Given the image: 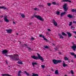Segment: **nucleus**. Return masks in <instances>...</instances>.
<instances>
[{"label": "nucleus", "mask_w": 76, "mask_h": 76, "mask_svg": "<svg viewBox=\"0 0 76 76\" xmlns=\"http://www.w3.org/2000/svg\"><path fill=\"white\" fill-rule=\"evenodd\" d=\"M2 54H5V56L7 57H9L11 60H12V61H18L19 60V59H18V57L19 56L18 54H13L12 55H9L6 54H7L8 53V51L6 50H4L2 51Z\"/></svg>", "instance_id": "f257e3e1"}, {"label": "nucleus", "mask_w": 76, "mask_h": 76, "mask_svg": "<svg viewBox=\"0 0 76 76\" xmlns=\"http://www.w3.org/2000/svg\"><path fill=\"white\" fill-rule=\"evenodd\" d=\"M37 54L38 57L36 56H31V58L35 60H38L39 59H40V60H41V61H44V59L42 58V57L40 56V55L39 53H37Z\"/></svg>", "instance_id": "f03ea898"}, {"label": "nucleus", "mask_w": 76, "mask_h": 76, "mask_svg": "<svg viewBox=\"0 0 76 76\" xmlns=\"http://www.w3.org/2000/svg\"><path fill=\"white\" fill-rule=\"evenodd\" d=\"M52 61L54 64H58V63H60L62 62V61L61 60L56 59L53 60Z\"/></svg>", "instance_id": "7ed1b4c3"}, {"label": "nucleus", "mask_w": 76, "mask_h": 76, "mask_svg": "<svg viewBox=\"0 0 76 76\" xmlns=\"http://www.w3.org/2000/svg\"><path fill=\"white\" fill-rule=\"evenodd\" d=\"M34 17L35 18H36L38 19H39V20H40L41 21H44V20L42 18V17H41V16H40L39 15H34Z\"/></svg>", "instance_id": "20e7f679"}, {"label": "nucleus", "mask_w": 76, "mask_h": 76, "mask_svg": "<svg viewBox=\"0 0 76 76\" xmlns=\"http://www.w3.org/2000/svg\"><path fill=\"white\" fill-rule=\"evenodd\" d=\"M52 23H53L54 26H57V22H56L54 19H53L52 20Z\"/></svg>", "instance_id": "39448f33"}, {"label": "nucleus", "mask_w": 76, "mask_h": 76, "mask_svg": "<svg viewBox=\"0 0 76 76\" xmlns=\"http://www.w3.org/2000/svg\"><path fill=\"white\" fill-rule=\"evenodd\" d=\"M67 7V4H65L63 6V8L64 9L65 11H66L67 10V8L66 7Z\"/></svg>", "instance_id": "423d86ee"}, {"label": "nucleus", "mask_w": 76, "mask_h": 76, "mask_svg": "<svg viewBox=\"0 0 76 76\" xmlns=\"http://www.w3.org/2000/svg\"><path fill=\"white\" fill-rule=\"evenodd\" d=\"M39 37H42V38H44V40H45L47 41V39L45 38V36H44L42 35V34H41L39 35Z\"/></svg>", "instance_id": "0eeeda50"}, {"label": "nucleus", "mask_w": 76, "mask_h": 76, "mask_svg": "<svg viewBox=\"0 0 76 76\" xmlns=\"http://www.w3.org/2000/svg\"><path fill=\"white\" fill-rule=\"evenodd\" d=\"M6 31L7 32V33L8 34H10L12 32V29H7L6 30Z\"/></svg>", "instance_id": "6e6552de"}, {"label": "nucleus", "mask_w": 76, "mask_h": 76, "mask_svg": "<svg viewBox=\"0 0 76 76\" xmlns=\"http://www.w3.org/2000/svg\"><path fill=\"white\" fill-rule=\"evenodd\" d=\"M63 67H65L66 66H67V64H66V63H65V62L64 61H63Z\"/></svg>", "instance_id": "1a4fd4ad"}, {"label": "nucleus", "mask_w": 76, "mask_h": 76, "mask_svg": "<svg viewBox=\"0 0 76 76\" xmlns=\"http://www.w3.org/2000/svg\"><path fill=\"white\" fill-rule=\"evenodd\" d=\"M62 1L63 2H69V3H71L72 2L71 1H69V0H63Z\"/></svg>", "instance_id": "9d476101"}, {"label": "nucleus", "mask_w": 76, "mask_h": 76, "mask_svg": "<svg viewBox=\"0 0 76 76\" xmlns=\"http://www.w3.org/2000/svg\"><path fill=\"white\" fill-rule=\"evenodd\" d=\"M72 48L74 50V51H76V45L75 46H73L72 47Z\"/></svg>", "instance_id": "9b49d317"}, {"label": "nucleus", "mask_w": 76, "mask_h": 76, "mask_svg": "<svg viewBox=\"0 0 76 76\" xmlns=\"http://www.w3.org/2000/svg\"><path fill=\"white\" fill-rule=\"evenodd\" d=\"M20 73H22V71L21 70H19L18 72V76H21L20 75Z\"/></svg>", "instance_id": "f8f14e48"}, {"label": "nucleus", "mask_w": 76, "mask_h": 76, "mask_svg": "<svg viewBox=\"0 0 76 76\" xmlns=\"http://www.w3.org/2000/svg\"><path fill=\"white\" fill-rule=\"evenodd\" d=\"M67 16L70 19H71V18H73V16H72L70 14H68L67 15Z\"/></svg>", "instance_id": "ddd939ff"}, {"label": "nucleus", "mask_w": 76, "mask_h": 76, "mask_svg": "<svg viewBox=\"0 0 76 76\" xmlns=\"http://www.w3.org/2000/svg\"><path fill=\"white\" fill-rule=\"evenodd\" d=\"M58 36L60 37V38H61L62 39H63V38H64V37L62 36V35H61L60 34H58Z\"/></svg>", "instance_id": "4468645a"}, {"label": "nucleus", "mask_w": 76, "mask_h": 76, "mask_svg": "<svg viewBox=\"0 0 76 76\" xmlns=\"http://www.w3.org/2000/svg\"><path fill=\"white\" fill-rule=\"evenodd\" d=\"M32 65L33 67H35V65H37V63L36 62H32Z\"/></svg>", "instance_id": "2eb2a0df"}, {"label": "nucleus", "mask_w": 76, "mask_h": 76, "mask_svg": "<svg viewBox=\"0 0 76 76\" xmlns=\"http://www.w3.org/2000/svg\"><path fill=\"white\" fill-rule=\"evenodd\" d=\"M52 4H53V5H58V4H58V3H56V2H52Z\"/></svg>", "instance_id": "dca6fc26"}, {"label": "nucleus", "mask_w": 76, "mask_h": 76, "mask_svg": "<svg viewBox=\"0 0 76 76\" xmlns=\"http://www.w3.org/2000/svg\"><path fill=\"white\" fill-rule=\"evenodd\" d=\"M67 34H68V35L69 37H71V36H72V35L70 33L67 32Z\"/></svg>", "instance_id": "f3484780"}, {"label": "nucleus", "mask_w": 76, "mask_h": 76, "mask_svg": "<svg viewBox=\"0 0 76 76\" xmlns=\"http://www.w3.org/2000/svg\"><path fill=\"white\" fill-rule=\"evenodd\" d=\"M18 64H23V63L22 61H18Z\"/></svg>", "instance_id": "a211bd4d"}, {"label": "nucleus", "mask_w": 76, "mask_h": 76, "mask_svg": "<svg viewBox=\"0 0 76 76\" xmlns=\"http://www.w3.org/2000/svg\"><path fill=\"white\" fill-rule=\"evenodd\" d=\"M55 73L56 75H58V70H56L55 72Z\"/></svg>", "instance_id": "6ab92c4d"}, {"label": "nucleus", "mask_w": 76, "mask_h": 76, "mask_svg": "<svg viewBox=\"0 0 76 76\" xmlns=\"http://www.w3.org/2000/svg\"><path fill=\"white\" fill-rule=\"evenodd\" d=\"M69 54H70L72 56H74L75 55V53H73V52H70Z\"/></svg>", "instance_id": "aec40b11"}, {"label": "nucleus", "mask_w": 76, "mask_h": 76, "mask_svg": "<svg viewBox=\"0 0 76 76\" xmlns=\"http://www.w3.org/2000/svg\"><path fill=\"white\" fill-rule=\"evenodd\" d=\"M21 16H22V18H25V15H23V14H21Z\"/></svg>", "instance_id": "412c9836"}, {"label": "nucleus", "mask_w": 76, "mask_h": 76, "mask_svg": "<svg viewBox=\"0 0 76 76\" xmlns=\"http://www.w3.org/2000/svg\"><path fill=\"white\" fill-rule=\"evenodd\" d=\"M0 9H6V8L5 7H0Z\"/></svg>", "instance_id": "4be33fe9"}, {"label": "nucleus", "mask_w": 76, "mask_h": 76, "mask_svg": "<svg viewBox=\"0 0 76 76\" xmlns=\"http://www.w3.org/2000/svg\"><path fill=\"white\" fill-rule=\"evenodd\" d=\"M4 21L6 22H9V20L7 19H5Z\"/></svg>", "instance_id": "5701e85b"}, {"label": "nucleus", "mask_w": 76, "mask_h": 76, "mask_svg": "<svg viewBox=\"0 0 76 76\" xmlns=\"http://www.w3.org/2000/svg\"><path fill=\"white\" fill-rule=\"evenodd\" d=\"M34 10H37V11H38L39 10V9H38L37 8H34Z\"/></svg>", "instance_id": "b1692460"}, {"label": "nucleus", "mask_w": 76, "mask_h": 76, "mask_svg": "<svg viewBox=\"0 0 76 76\" xmlns=\"http://www.w3.org/2000/svg\"><path fill=\"white\" fill-rule=\"evenodd\" d=\"M71 29H75V27L73 26H72L71 27Z\"/></svg>", "instance_id": "393cba45"}, {"label": "nucleus", "mask_w": 76, "mask_h": 76, "mask_svg": "<svg viewBox=\"0 0 76 76\" xmlns=\"http://www.w3.org/2000/svg\"><path fill=\"white\" fill-rule=\"evenodd\" d=\"M64 59L65 60H69V58L66 57H65L64 58Z\"/></svg>", "instance_id": "a878e982"}, {"label": "nucleus", "mask_w": 76, "mask_h": 76, "mask_svg": "<svg viewBox=\"0 0 76 76\" xmlns=\"http://www.w3.org/2000/svg\"><path fill=\"white\" fill-rule=\"evenodd\" d=\"M47 5H48V6H50L51 5V3H47Z\"/></svg>", "instance_id": "bb28decb"}, {"label": "nucleus", "mask_w": 76, "mask_h": 76, "mask_svg": "<svg viewBox=\"0 0 76 76\" xmlns=\"http://www.w3.org/2000/svg\"><path fill=\"white\" fill-rule=\"evenodd\" d=\"M38 7H44V5H38Z\"/></svg>", "instance_id": "cd10ccee"}, {"label": "nucleus", "mask_w": 76, "mask_h": 76, "mask_svg": "<svg viewBox=\"0 0 76 76\" xmlns=\"http://www.w3.org/2000/svg\"><path fill=\"white\" fill-rule=\"evenodd\" d=\"M62 35H64V36H66V34H65V33H64V32H62Z\"/></svg>", "instance_id": "c85d7f7f"}, {"label": "nucleus", "mask_w": 76, "mask_h": 76, "mask_svg": "<svg viewBox=\"0 0 76 76\" xmlns=\"http://www.w3.org/2000/svg\"><path fill=\"white\" fill-rule=\"evenodd\" d=\"M28 47V46L26 44H25L24 45H23V47Z\"/></svg>", "instance_id": "c756f323"}, {"label": "nucleus", "mask_w": 76, "mask_h": 76, "mask_svg": "<svg viewBox=\"0 0 76 76\" xmlns=\"http://www.w3.org/2000/svg\"><path fill=\"white\" fill-rule=\"evenodd\" d=\"M56 13L57 15H60V12L59 11L57 12Z\"/></svg>", "instance_id": "7c9ffc66"}, {"label": "nucleus", "mask_w": 76, "mask_h": 76, "mask_svg": "<svg viewBox=\"0 0 76 76\" xmlns=\"http://www.w3.org/2000/svg\"><path fill=\"white\" fill-rule=\"evenodd\" d=\"M72 25V22H71L69 23V26H71Z\"/></svg>", "instance_id": "2f4dec72"}, {"label": "nucleus", "mask_w": 76, "mask_h": 76, "mask_svg": "<svg viewBox=\"0 0 76 76\" xmlns=\"http://www.w3.org/2000/svg\"><path fill=\"white\" fill-rule=\"evenodd\" d=\"M26 47L28 48V50H31V48L28 47V46H26Z\"/></svg>", "instance_id": "473e14b6"}, {"label": "nucleus", "mask_w": 76, "mask_h": 76, "mask_svg": "<svg viewBox=\"0 0 76 76\" xmlns=\"http://www.w3.org/2000/svg\"><path fill=\"white\" fill-rule=\"evenodd\" d=\"M24 73H26L28 75V76H29V74L28 73H27L26 71H24Z\"/></svg>", "instance_id": "72a5a7b5"}, {"label": "nucleus", "mask_w": 76, "mask_h": 76, "mask_svg": "<svg viewBox=\"0 0 76 76\" xmlns=\"http://www.w3.org/2000/svg\"><path fill=\"white\" fill-rule=\"evenodd\" d=\"M71 73L72 74V75H73L74 74V72H73V70H71Z\"/></svg>", "instance_id": "f704fd0d"}, {"label": "nucleus", "mask_w": 76, "mask_h": 76, "mask_svg": "<svg viewBox=\"0 0 76 76\" xmlns=\"http://www.w3.org/2000/svg\"><path fill=\"white\" fill-rule=\"evenodd\" d=\"M72 12H76V10H75L74 9L72 10Z\"/></svg>", "instance_id": "c9c22d12"}, {"label": "nucleus", "mask_w": 76, "mask_h": 76, "mask_svg": "<svg viewBox=\"0 0 76 76\" xmlns=\"http://www.w3.org/2000/svg\"><path fill=\"white\" fill-rule=\"evenodd\" d=\"M7 16H6V15H5L4 16V20L7 19Z\"/></svg>", "instance_id": "e433bc0d"}, {"label": "nucleus", "mask_w": 76, "mask_h": 76, "mask_svg": "<svg viewBox=\"0 0 76 76\" xmlns=\"http://www.w3.org/2000/svg\"><path fill=\"white\" fill-rule=\"evenodd\" d=\"M44 48H47V49H48V46H44Z\"/></svg>", "instance_id": "4c0bfd02"}, {"label": "nucleus", "mask_w": 76, "mask_h": 76, "mask_svg": "<svg viewBox=\"0 0 76 76\" xmlns=\"http://www.w3.org/2000/svg\"><path fill=\"white\" fill-rule=\"evenodd\" d=\"M41 66L42 67V68H43V69H44V68L45 67V66H44V65H42Z\"/></svg>", "instance_id": "58836bf2"}, {"label": "nucleus", "mask_w": 76, "mask_h": 76, "mask_svg": "<svg viewBox=\"0 0 76 76\" xmlns=\"http://www.w3.org/2000/svg\"><path fill=\"white\" fill-rule=\"evenodd\" d=\"M62 13L63 15H65V14H66V12H62Z\"/></svg>", "instance_id": "ea45409f"}, {"label": "nucleus", "mask_w": 76, "mask_h": 76, "mask_svg": "<svg viewBox=\"0 0 76 76\" xmlns=\"http://www.w3.org/2000/svg\"><path fill=\"white\" fill-rule=\"evenodd\" d=\"M31 40H34V38L33 37H32L31 38Z\"/></svg>", "instance_id": "a19ab883"}, {"label": "nucleus", "mask_w": 76, "mask_h": 76, "mask_svg": "<svg viewBox=\"0 0 76 76\" xmlns=\"http://www.w3.org/2000/svg\"><path fill=\"white\" fill-rule=\"evenodd\" d=\"M63 14L62 12L61 13V17H62V16H63Z\"/></svg>", "instance_id": "79ce46f5"}, {"label": "nucleus", "mask_w": 76, "mask_h": 76, "mask_svg": "<svg viewBox=\"0 0 76 76\" xmlns=\"http://www.w3.org/2000/svg\"><path fill=\"white\" fill-rule=\"evenodd\" d=\"M72 44H73V45H76L74 43V42H72Z\"/></svg>", "instance_id": "37998d69"}, {"label": "nucleus", "mask_w": 76, "mask_h": 76, "mask_svg": "<svg viewBox=\"0 0 76 76\" xmlns=\"http://www.w3.org/2000/svg\"><path fill=\"white\" fill-rule=\"evenodd\" d=\"M55 51H57V48H55Z\"/></svg>", "instance_id": "c03bdc74"}, {"label": "nucleus", "mask_w": 76, "mask_h": 76, "mask_svg": "<svg viewBox=\"0 0 76 76\" xmlns=\"http://www.w3.org/2000/svg\"><path fill=\"white\" fill-rule=\"evenodd\" d=\"M48 31H51V30L50 29H48Z\"/></svg>", "instance_id": "a18cd8bd"}, {"label": "nucleus", "mask_w": 76, "mask_h": 76, "mask_svg": "<svg viewBox=\"0 0 76 76\" xmlns=\"http://www.w3.org/2000/svg\"><path fill=\"white\" fill-rule=\"evenodd\" d=\"M72 32H73V33H74V34H76V31H73Z\"/></svg>", "instance_id": "49530a36"}, {"label": "nucleus", "mask_w": 76, "mask_h": 76, "mask_svg": "<svg viewBox=\"0 0 76 76\" xmlns=\"http://www.w3.org/2000/svg\"><path fill=\"white\" fill-rule=\"evenodd\" d=\"M32 23H29V25H32Z\"/></svg>", "instance_id": "de8ad7c7"}, {"label": "nucleus", "mask_w": 76, "mask_h": 76, "mask_svg": "<svg viewBox=\"0 0 76 76\" xmlns=\"http://www.w3.org/2000/svg\"><path fill=\"white\" fill-rule=\"evenodd\" d=\"M74 57L75 58H76V55L75 54V55H74Z\"/></svg>", "instance_id": "09e8293b"}, {"label": "nucleus", "mask_w": 76, "mask_h": 76, "mask_svg": "<svg viewBox=\"0 0 76 76\" xmlns=\"http://www.w3.org/2000/svg\"><path fill=\"white\" fill-rule=\"evenodd\" d=\"M3 17V15H1L0 16V18H1Z\"/></svg>", "instance_id": "8fccbe9b"}, {"label": "nucleus", "mask_w": 76, "mask_h": 76, "mask_svg": "<svg viewBox=\"0 0 76 76\" xmlns=\"http://www.w3.org/2000/svg\"><path fill=\"white\" fill-rule=\"evenodd\" d=\"M6 63L7 64H8V63H7V61L6 60Z\"/></svg>", "instance_id": "3c124183"}, {"label": "nucleus", "mask_w": 76, "mask_h": 76, "mask_svg": "<svg viewBox=\"0 0 76 76\" xmlns=\"http://www.w3.org/2000/svg\"><path fill=\"white\" fill-rule=\"evenodd\" d=\"M71 62H72V63H73L74 62L73 60H71Z\"/></svg>", "instance_id": "603ef678"}, {"label": "nucleus", "mask_w": 76, "mask_h": 76, "mask_svg": "<svg viewBox=\"0 0 76 76\" xmlns=\"http://www.w3.org/2000/svg\"><path fill=\"white\" fill-rule=\"evenodd\" d=\"M59 54H60V55H61V53L60 52H59Z\"/></svg>", "instance_id": "864d4df0"}, {"label": "nucleus", "mask_w": 76, "mask_h": 76, "mask_svg": "<svg viewBox=\"0 0 76 76\" xmlns=\"http://www.w3.org/2000/svg\"><path fill=\"white\" fill-rule=\"evenodd\" d=\"M13 23L14 25L15 24V22H13Z\"/></svg>", "instance_id": "5fc2aeb1"}, {"label": "nucleus", "mask_w": 76, "mask_h": 76, "mask_svg": "<svg viewBox=\"0 0 76 76\" xmlns=\"http://www.w3.org/2000/svg\"><path fill=\"white\" fill-rule=\"evenodd\" d=\"M34 18V16H33L32 17V18Z\"/></svg>", "instance_id": "6e6d98bb"}, {"label": "nucleus", "mask_w": 76, "mask_h": 76, "mask_svg": "<svg viewBox=\"0 0 76 76\" xmlns=\"http://www.w3.org/2000/svg\"><path fill=\"white\" fill-rule=\"evenodd\" d=\"M46 34H48V32H46Z\"/></svg>", "instance_id": "4d7b16f0"}, {"label": "nucleus", "mask_w": 76, "mask_h": 76, "mask_svg": "<svg viewBox=\"0 0 76 76\" xmlns=\"http://www.w3.org/2000/svg\"><path fill=\"white\" fill-rule=\"evenodd\" d=\"M16 35H18V33H16Z\"/></svg>", "instance_id": "13d9d810"}, {"label": "nucleus", "mask_w": 76, "mask_h": 76, "mask_svg": "<svg viewBox=\"0 0 76 76\" xmlns=\"http://www.w3.org/2000/svg\"><path fill=\"white\" fill-rule=\"evenodd\" d=\"M8 67H10V66H8Z\"/></svg>", "instance_id": "bf43d9fd"}, {"label": "nucleus", "mask_w": 76, "mask_h": 76, "mask_svg": "<svg viewBox=\"0 0 76 76\" xmlns=\"http://www.w3.org/2000/svg\"><path fill=\"white\" fill-rule=\"evenodd\" d=\"M70 62V61H68V62Z\"/></svg>", "instance_id": "052dcab7"}, {"label": "nucleus", "mask_w": 76, "mask_h": 76, "mask_svg": "<svg viewBox=\"0 0 76 76\" xmlns=\"http://www.w3.org/2000/svg\"><path fill=\"white\" fill-rule=\"evenodd\" d=\"M75 38H76V37H75Z\"/></svg>", "instance_id": "680f3d73"}, {"label": "nucleus", "mask_w": 76, "mask_h": 76, "mask_svg": "<svg viewBox=\"0 0 76 76\" xmlns=\"http://www.w3.org/2000/svg\"><path fill=\"white\" fill-rule=\"evenodd\" d=\"M72 76H74V75H72Z\"/></svg>", "instance_id": "e2e57ef3"}, {"label": "nucleus", "mask_w": 76, "mask_h": 76, "mask_svg": "<svg viewBox=\"0 0 76 76\" xmlns=\"http://www.w3.org/2000/svg\"><path fill=\"white\" fill-rule=\"evenodd\" d=\"M29 0L31 1V0Z\"/></svg>", "instance_id": "0e129e2a"}]
</instances>
